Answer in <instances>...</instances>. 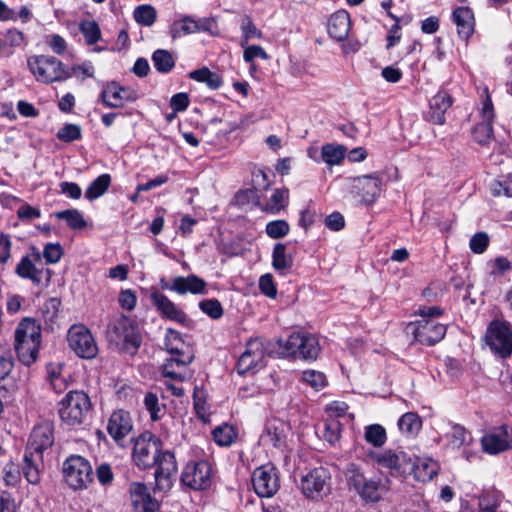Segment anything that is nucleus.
<instances>
[{
  "label": "nucleus",
  "instance_id": "79ce46f5",
  "mask_svg": "<svg viewBox=\"0 0 512 512\" xmlns=\"http://www.w3.org/2000/svg\"><path fill=\"white\" fill-rule=\"evenodd\" d=\"M213 439L219 446H229L236 437L234 428L231 425L224 424L216 427L212 431Z\"/></svg>",
  "mask_w": 512,
  "mask_h": 512
},
{
  "label": "nucleus",
  "instance_id": "f8f14e48",
  "mask_svg": "<svg viewBox=\"0 0 512 512\" xmlns=\"http://www.w3.org/2000/svg\"><path fill=\"white\" fill-rule=\"evenodd\" d=\"M407 328L411 330L417 342L426 346H433L440 342L447 331L446 325L435 322L433 319L417 320L409 323Z\"/></svg>",
  "mask_w": 512,
  "mask_h": 512
},
{
  "label": "nucleus",
  "instance_id": "69168bd1",
  "mask_svg": "<svg viewBox=\"0 0 512 512\" xmlns=\"http://www.w3.org/2000/svg\"><path fill=\"white\" fill-rule=\"evenodd\" d=\"M46 42L56 54H62L67 48L66 41L58 34H52L46 36Z\"/></svg>",
  "mask_w": 512,
  "mask_h": 512
},
{
  "label": "nucleus",
  "instance_id": "473e14b6",
  "mask_svg": "<svg viewBox=\"0 0 512 512\" xmlns=\"http://www.w3.org/2000/svg\"><path fill=\"white\" fill-rule=\"evenodd\" d=\"M152 62L159 73H169L175 67V58L165 49H157L152 54Z\"/></svg>",
  "mask_w": 512,
  "mask_h": 512
},
{
  "label": "nucleus",
  "instance_id": "a211bd4d",
  "mask_svg": "<svg viewBox=\"0 0 512 512\" xmlns=\"http://www.w3.org/2000/svg\"><path fill=\"white\" fill-rule=\"evenodd\" d=\"M371 459L382 468L390 470L391 475H403L408 471V466H412L411 459L404 453H395L392 450L384 452H371Z\"/></svg>",
  "mask_w": 512,
  "mask_h": 512
},
{
  "label": "nucleus",
  "instance_id": "8fccbe9b",
  "mask_svg": "<svg viewBox=\"0 0 512 512\" xmlns=\"http://www.w3.org/2000/svg\"><path fill=\"white\" fill-rule=\"evenodd\" d=\"M265 231L270 238L279 239L289 233L290 227L285 220H274L267 223Z\"/></svg>",
  "mask_w": 512,
  "mask_h": 512
},
{
  "label": "nucleus",
  "instance_id": "1a4fd4ad",
  "mask_svg": "<svg viewBox=\"0 0 512 512\" xmlns=\"http://www.w3.org/2000/svg\"><path fill=\"white\" fill-rule=\"evenodd\" d=\"M486 343L490 349L502 358L512 353V327L509 322L493 320L486 332Z\"/></svg>",
  "mask_w": 512,
  "mask_h": 512
},
{
  "label": "nucleus",
  "instance_id": "7ed1b4c3",
  "mask_svg": "<svg viewBox=\"0 0 512 512\" xmlns=\"http://www.w3.org/2000/svg\"><path fill=\"white\" fill-rule=\"evenodd\" d=\"M106 337L120 351L130 355H134L138 351L142 342L138 325L124 315L109 322Z\"/></svg>",
  "mask_w": 512,
  "mask_h": 512
},
{
  "label": "nucleus",
  "instance_id": "c9c22d12",
  "mask_svg": "<svg viewBox=\"0 0 512 512\" xmlns=\"http://www.w3.org/2000/svg\"><path fill=\"white\" fill-rule=\"evenodd\" d=\"M346 148L342 145L326 144L322 146L321 157L328 165H339L345 157Z\"/></svg>",
  "mask_w": 512,
  "mask_h": 512
},
{
  "label": "nucleus",
  "instance_id": "0e129e2a",
  "mask_svg": "<svg viewBox=\"0 0 512 512\" xmlns=\"http://www.w3.org/2000/svg\"><path fill=\"white\" fill-rule=\"evenodd\" d=\"M12 242L8 234L0 233V263L5 264L11 257Z\"/></svg>",
  "mask_w": 512,
  "mask_h": 512
},
{
  "label": "nucleus",
  "instance_id": "3c124183",
  "mask_svg": "<svg viewBox=\"0 0 512 512\" xmlns=\"http://www.w3.org/2000/svg\"><path fill=\"white\" fill-rule=\"evenodd\" d=\"M200 310L212 319H219L223 315V307L217 299H205L199 302Z\"/></svg>",
  "mask_w": 512,
  "mask_h": 512
},
{
  "label": "nucleus",
  "instance_id": "6ab92c4d",
  "mask_svg": "<svg viewBox=\"0 0 512 512\" xmlns=\"http://www.w3.org/2000/svg\"><path fill=\"white\" fill-rule=\"evenodd\" d=\"M137 99V93L129 88L112 81L103 87L100 94L102 103L110 108L123 107L126 102H133Z\"/></svg>",
  "mask_w": 512,
  "mask_h": 512
},
{
  "label": "nucleus",
  "instance_id": "bf43d9fd",
  "mask_svg": "<svg viewBox=\"0 0 512 512\" xmlns=\"http://www.w3.org/2000/svg\"><path fill=\"white\" fill-rule=\"evenodd\" d=\"M244 48L243 58L247 63L252 64L255 58H261L263 60L269 58L265 50L259 45L245 46Z\"/></svg>",
  "mask_w": 512,
  "mask_h": 512
},
{
  "label": "nucleus",
  "instance_id": "c756f323",
  "mask_svg": "<svg viewBox=\"0 0 512 512\" xmlns=\"http://www.w3.org/2000/svg\"><path fill=\"white\" fill-rule=\"evenodd\" d=\"M14 337V344L41 342V329L36 324L35 320L25 318L18 324Z\"/></svg>",
  "mask_w": 512,
  "mask_h": 512
},
{
  "label": "nucleus",
  "instance_id": "e2e57ef3",
  "mask_svg": "<svg viewBox=\"0 0 512 512\" xmlns=\"http://www.w3.org/2000/svg\"><path fill=\"white\" fill-rule=\"evenodd\" d=\"M189 103L190 100L187 93H177L170 99V107L175 113L185 111Z\"/></svg>",
  "mask_w": 512,
  "mask_h": 512
},
{
  "label": "nucleus",
  "instance_id": "603ef678",
  "mask_svg": "<svg viewBox=\"0 0 512 512\" xmlns=\"http://www.w3.org/2000/svg\"><path fill=\"white\" fill-rule=\"evenodd\" d=\"M64 250L59 243H47L43 249V257L47 264H56L60 261Z\"/></svg>",
  "mask_w": 512,
  "mask_h": 512
},
{
  "label": "nucleus",
  "instance_id": "dca6fc26",
  "mask_svg": "<svg viewBox=\"0 0 512 512\" xmlns=\"http://www.w3.org/2000/svg\"><path fill=\"white\" fill-rule=\"evenodd\" d=\"M181 482L194 490H203L211 484V466L206 461L189 462L182 474Z\"/></svg>",
  "mask_w": 512,
  "mask_h": 512
},
{
  "label": "nucleus",
  "instance_id": "ddd939ff",
  "mask_svg": "<svg viewBox=\"0 0 512 512\" xmlns=\"http://www.w3.org/2000/svg\"><path fill=\"white\" fill-rule=\"evenodd\" d=\"M252 484L260 497H272L279 489L277 469L270 464L256 468L252 474Z\"/></svg>",
  "mask_w": 512,
  "mask_h": 512
},
{
  "label": "nucleus",
  "instance_id": "f704fd0d",
  "mask_svg": "<svg viewBox=\"0 0 512 512\" xmlns=\"http://www.w3.org/2000/svg\"><path fill=\"white\" fill-rule=\"evenodd\" d=\"M400 431L408 436H415L422 427L421 418L414 412H407L398 420Z\"/></svg>",
  "mask_w": 512,
  "mask_h": 512
},
{
  "label": "nucleus",
  "instance_id": "6e6552de",
  "mask_svg": "<svg viewBox=\"0 0 512 512\" xmlns=\"http://www.w3.org/2000/svg\"><path fill=\"white\" fill-rule=\"evenodd\" d=\"M343 473L349 489L356 491L363 500L371 502L380 500L379 482L367 480L358 465L348 463Z\"/></svg>",
  "mask_w": 512,
  "mask_h": 512
},
{
  "label": "nucleus",
  "instance_id": "e433bc0d",
  "mask_svg": "<svg viewBox=\"0 0 512 512\" xmlns=\"http://www.w3.org/2000/svg\"><path fill=\"white\" fill-rule=\"evenodd\" d=\"M111 177L109 174H101L86 189L85 197L88 200H95L102 196L109 188Z\"/></svg>",
  "mask_w": 512,
  "mask_h": 512
},
{
  "label": "nucleus",
  "instance_id": "680f3d73",
  "mask_svg": "<svg viewBox=\"0 0 512 512\" xmlns=\"http://www.w3.org/2000/svg\"><path fill=\"white\" fill-rule=\"evenodd\" d=\"M259 287L261 292L267 297L274 298L277 294V290L271 274H265L260 277Z\"/></svg>",
  "mask_w": 512,
  "mask_h": 512
},
{
  "label": "nucleus",
  "instance_id": "39448f33",
  "mask_svg": "<svg viewBox=\"0 0 512 512\" xmlns=\"http://www.w3.org/2000/svg\"><path fill=\"white\" fill-rule=\"evenodd\" d=\"M27 65L36 80L45 84L63 82L72 77L70 69L53 56H32Z\"/></svg>",
  "mask_w": 512,
  "mask_h": 512
},
{
  "label": "nucleus",
  "instance_id": "2eb2a0df",
  "mask_svg": "<svg viewBox=\"0 0 512 512\" xmlns=\"http://www.w3.org/2000/svg\"><path fill=\"white\" fill-rule=\"evenodd\" d=\"M265 349L259 339H251L247 342L244 352L238 359L237 372L240 375L254 372L265 366Z\"/></svg>",
  "mask_w": 512,
  "mask_h": 512
},
{
  "label": "nucleus",
  "instance_id": "4be33fe9",
  "mask_svg": "<svg viewBox=\"0 0 512 512\" xmlns=\"http://www.w3.org/2000/svg\"><path fill=\"white\" fill-rule=\"evenodd\" d=\"M54 443V428L50 422L36 425L29 437L26 449L43 454Z\"/></svg>",
  "mask_w": 512,
  "mask_h": 512
},
{
  "label": "nucleus",
  "instance_id": "f257e3e1",
  "mask_svg": "<svg viewBox=\"0 0 512 512\" xmlns=\"http://www.w3.org/2000/svg\"><path fill=\"white\" fill-rule=\"evenodd\" d=\"M132 459L141 470L155 467V489L166 492L174 484L178 471L175 455L170 450H162L160 438L150 431L140 434L133 446Z\"/></svg>",
  "mask_w": 512,
  "mask_h": 512
},
{
  "label": "nucleus",
  "instance_id": "412c9836",
  "mask_svg": "<svg viewBox=\"0 0 512 512\" xmlns=\"http://www.w3.org/2000/svg\"><path fill=\"white\" fill-rule=\"evenodd\" d=\"M151 303L156 307L161 317L185 325L188 322L186 313L177 307L166 295L158 290L150 294Z\"/></svg>",
  "mask_w": 512,
  "mask_h": 512
},
{
  "label": "nucleus",
  "instance_id": "cd10ccee",
  "mask_svg": "<svg viewBox=\"0 0 512 512\" xmlns=\"http://www.w3.org/2000/svg\"><path fill=\"white\" fill-rule=\"evenodd\" d=\"M329 35L336 41H343L347 38L350 30V15L345 10H338L333 13L327 24Z\"/></svg>",
  "mask_w": 512,
  "mask_h": 512
},
{
  "label": "nucleus",
  "instance_id": "aec40b11",
  "mask_svg": "<svg viewBox=\"0 0 512 512\" xmlns=\"http://www.w3.org/2000/svg\"><path fill=\"white\" fill-rule=\"evenodd\" d=\"M352 189L362 203L370 205L381 193L382 180L376 175L358 176L353 179Z\"/></svg>",
  "mask_w": 512,
  "mask_h": 512
},
{
  "label": "nucleus",
  "instance_id": "774afa93",
  "mask_svg": "<svg viewBox=\"0 0 512 512\" xmlns=\"http://www.w3.org/2000/svg\"><path fill=\"white\" fill-rule=\"evenodd\" d=\"M325 225L332 231H339L344 227L345 220L341 213L334 212L326 217Z\"/></svg>",
  "mask_w": 512,
  "mask_h": 512
},
{
  "label": "nucleus",
  "instance_id": "a19ab883",
  "mask_svg": "<svg viewBox=\"0 0 512 512\" xmlns=\"http://www.w3.org/2000/svg\"><path fill=\"white\" fill-rule=\"evenodd\" d=\"M288 198V189H276L265 206L266 210L272 213L279 212L281 209L286 207Z\"/></svg>",
  "mask_w": 512,
  "mask_h": 512
},
{
  "label": "nucleus",
  "instance_id": "a18cd8bd",
  "mask_svg": "<svg viewBox=\"0 0 512 512\" xmlns=\"http://www.w3.org/2000/svg\"><path fill=\"white\" fill-rule=\"evenodd\" d=\"M134 19L138 24L151 26L156 20V10L150 5H140L134 10Z\"/></svg>",
  "mask_w": 512,
  "mask_h": 512
},
{
  "label": "nucleus",
  "instance_id": "864d4df0",
  "mask_svg": "<svg viewBox=\"0 0 512 512\" xmlns=\"http://www.w3.org/2000/svg\"><path fill=\"white\" fill-rule=\"evenodd\" d=\"M57 138L63 142H72L81 138V129L76 124H65L57 132Z\"/></svg>",
  "mask_w": 512,
  "mask_h": 512
},
{
  "label": "nucleus",
  "instance_id": "bb28decb",
  "mask_svg": "<svg viewBox=\"0 0 512 512\" xmlns=\"http://www.w3.org/2000/svg\"><path fill=\"white\" fill-rule=\"evenodd\" d=\"M43 469V454L25 449L22 471L31 484L40 482V475Z\"/></svg>",
  "mask_w": 512,
  "mask_h": 512
},
{
  "label": "nucleus",
  "instance_id": "20e7f679",
  "mask_svg": "<svg viewBox=\"0 0 512 512\" xmlns=\"http://www.w3.org/2000/svg\"><path fill=\"white\" fill-rule=\"evenodd\" d=\"M92 411V403L82 390L69 391L59 403V416L70 427L84 424Z\"/></svg>",
  "mask_w": 512,
  "mask_h": 512
},
{
  "label": "nucleus",
  "instance_id": "a878e982",
  "mask_svg": "<svg viewBox=\"0 0 512 512\" xmlns=\"http://www.w3.org/2000/svg\"><path fill=\"white\" fill-rule=\"evenodd\" d=\"M207 283L197 275L190 274L186 277L177 276L172 279V291L177 294L184 295L191 294H205Z\"/></svg>",
  "mask_w": 512,
  "mask_h": 512
},
{
  "label": "nucleus",
  "instance_id": "5fc2aeb1",
  "mask_svg": "<svg viewBox=\"0 0 512 512\" xmlns=\"http://www.w3.org/2000/svg\"><path fill=\"white\" fill-rule=\"evenodd\" d=\"M489 245V237L485 232H477L472 236L469 242V247L472 252L482 254Z\"/></svg>",
  "mask_w": 512,
  "mask_h": 512
},
{
  "label": "nucleus",
  "instance_id": "ea45409f",
  "mask_svg": "<svg viewBox=\"0 0 512 512\" xmlns=\"http://www.w3.org/2000/svg\"><path fill=\"white\" fill-rule=\"evenodd\" d=\"M55 216L58 219H64L67 222V225L71 229H82L86 227V221L83 218V215L77 209H68L64 211H59L55 213Z\"/></svg>",
  "mask_w": 512,
  "mask_h": 512
},
{
  "label": "nucleus",
  "instance_id": "de8ad7c7",
  "mask_svg": "<svg viewBox=\"0 0 512 512\" xmlns=\"http://www.w3.org/2000/svg\"><path fill=\"white\" fill-rule=\"evenodd\" d=\"M144 406L150 414L153 421L160 419V412L164 409V405L159 403L158 396L153 392H148L144 397Z\"/></svg>",
  "mask_w": 512,
  "mask_h": 512
},
{
  "label": "nucleus",
  "instance_id": "37998d69",
  "mask_svg": "<svg viewBox=\"0 0 512 512\" xmlns=\"http://www.w3.org/2000/svg\"><path fill=\"white\" fill-rule=\"evenodd\" d=\"M242 41L241 46L245 47L250 39L262 38V32L255 26L249 15H244L241 21Z\"/></svg>",
  "mask_w": 512,
  "mask_h": 512
},
{
  "label": "nucleus",
  "instance_id": "338daca9",
  "mask_svg": "<svg viewBox=\"0 0 512 512\" xmlns=\"http://www.w3.org/2000/svg\"><path fill=\"white\" fill-rule=\"evenodd\" d=\"M17 216L22 221H30L35 218H39L41 216V211L29 204H24L17 210Z\"/></svg>",
  "mask_w": 512,
  "mask_h": 512
},
{
  "label": "nucleus",
  "instance_id": "b1692460",
  "mask_svg": "<svg viewBox=\"0 0 512 512\" xmlns=\"http://www.w3.org/2000/svg\"><path fill=\"white\" fill-rule=\"evenodd\" d=\"M289 426L282 420L273 418L267 421L261 441L264 444H271L280 448L286 443Z\"/></svg>",
  "mask_w": 512,
  "mask_h": 512
},
{
  "label": "nucleus",
  "instance_id": "72a5a7b5",
  "mask_svg": "<svg viewBox=\"0 0 512 512\" xmlns=\"http://www.w3.org/2000/svg\"><path fill=\"white\" fill-rule=\"evenodd\" d=\"M189 78L197 82L205 83L213 90L220 88L222 85L221 77L217 73L210 71L207 67L191 71L189 73Z\"/></svg>",
  "mask_w": 512,
  "mask_h": 512
},
{
  "label": "nucleus",
  "instance_id": "5701e85b",
  "mask_svg": "<svg viewBox=\"0 0 512 512\" xmlns=\"http://www.w3.org/2000/svg\"><path fill=\"white\" fill-rule=\"evenodd\" d=\"M132 419L129 412L119 409L114 411L108 420L107 431L118 444L131 432Z\"/></svg>",
  "mask_w": 512,
  "mask_h": 512
},
{
  "label": "nucleus",
  "instance_id": "c85d7f7f",
  "mask_svg": "<svg viewBox=\"0 0 512 512\" xmlns=\"http://www.w3.org/2000/svg\"><path fill=\"white\" fill-rule=\"evenodd\" d=\"M453 22L457 26V33L467 40L474 32V14L469 7H458L452 13Z\"/></svg>",
  "mask_w": 512,
  "mask_h": 512
},
{
  "label": "nucleus",
  "instance_id": "9b49d317",
  "mask_svg": "<svg viewBox=\"0 0 512 512\" xmlns=\"http://www.w3.org/2000/svg\"><path fill=\"white\" fill-rule=\"evenodd\" d=\"M67 341L75 354L84 359H93L98 347L90 330L82 324L72 325L68 330Z\"/></svg>",
  "mask_w": 512,
  "mask_h": 512
},
{
  "label": "nucleus",
  "instance_id": "f03ea898",
  "mask_svg": "<svg viewBox=\"0 0 512 512\" xmlns=\"http://www.w3.org/2000/svg\"><path fill=\"white\" fill-rule=\"evenodd\" d=\"M165 346L170 354L163 364L162 374L173 380L185 381L191 378L192 374L187 369L194 359L193 350L181 339L180 334L168 329L165 337Z\"/></svg>",
  "mask_w": 512,
  "mask_h": 512
},
{
  "label": "nucleus",
  "instance_id": "052dcab7",
  "mask_svg": "<svg viewBox=\"0 0 512 512\" xmlns=\"http://www.w3.org/2000/svg\"><path fill=\"white\" fill-rule=\"evenodd\" d=\"M96 477L103 486L111 485L114 479L112 468L107 463H102L96 468Z\"/></svg>",
  "mask_w": 512,
  "mask_h": 512
},
{
  "label": "nucleus",
  "instance_id": "09e8293b",
  "mask_svg": "<svg viewBox=\"0 0 512 512\" xmlns=\"http://www.w3.org/2000/svg\"><path fill=\"white\" fill-rule=\"evenodd\" d=\"M302 380L316 391L323 389L327 385L326 376L322 372L315 370L304 371L302 373Z\"/></svg>",
  "mask_w": 512,
  "mask_h": 512
},
{
  "label": "nucleus",
  "instance_id": "4d7b16f0",
  "mask_svg": "<svg viewBox=\"0 0 512 512\" xmlns=\"http://www.w3.org/2000/svg\"><path fill=\"white\" fill-rule=\"evenodd\" d=\"M467 436H468V432L463 426H461L459 424H454L452 426L450 438H451V444L455 448H460L461 446L465 445L467 442Z\"/></svg>",
  "mask_w": 512,
  "mask_h": 512
},
{
  "label": "nucleus",
  "instance_id": "7c9ffc66",
  "mask_svg": "<svg viewBox=\"0 0 512 512\" xmlns=\"http://www.w3.org/2000/svg\"><path fill=\"white\" fill-rule=\"evenodd\" d=\"M408 470L414 472L417 480L426 482L432 480L438 474L439 464L432 459L424 460L417 464L412 462V466H408Z\"/></svg>",
  "mask_w": 512,
  "mask_h": 512
},
{
  "label": "nucleus",
  "instance_id": "4468645a",
  "mask_svg": "<svg viewBox=\"0 0 512 512\" xmlns=\"http://www.w3.org/2000/svg\"><path fill=\"white\" fill-rule=\"evenodd\" d=\"M41 253L36 247H31V254L25 255L16 265L15 273L22 279L30 280L34 285L39 286L42 283L43 274H46V281L51 279L50 269H39L35 263L41 260Z\"/></svg>",
  "mask_w": 512,
  "mask_h": 512
},
{
  "label": "nucleus",
  "instance_id": "4c0bfd02",
  "mask_svg": "<svg viewBox=\"0 0 512 512\" xmlns=\"http://www.w3.org/2000/svg\"><path fill=\"white\" fill-rule=\"evenodd\" d=\"M293 264V258L286 254V245L277 243L274 246L272 254V265L276 270L290 269Z\"/></svg>",
  "mask_w": 512,
  "mask_h": 512
},
{
  "label": "nucleus",
  "instance_id": "0eeeda50",
  "mask_svg": "<svg viewBox=\"0 0 512 512\" xmlns=\"http://www.w3.org/2000/svg\"><path fill=\"white\" fill-rule=\"evenodd\" d=\"M63 475L73 490H82L93 481V469L89 461L79 455H71L63 463Z\"/></svg>",
  "mask_w": 512,
  "mask_h": 512
},
{
  "label": "nucleus",
  "instance_id": "9d476101",
  "mask_svg": "<svg viewBox=\"0 0 512 512\" xmlns=\"http://www.w3.org/2000/svg\"><path fill=\"white\" fill-rule=\"evenodd\" d=\"M331 475L324 467L310 470L301 478V490L303 494L312 500H320L330 493Z\"/></svg>",
  "mask_w": 512,
  "mask_h": 512
},
{
  "label": "nucleus",
  "instance_id": "13d9d810",
  "mask_svg": "<svg viewBox=\"0 0 512 512\" xmlns=\"http://www.w3.org/2000/svg\"><path fill=\"white\" fill-rule=\"evenodd\" d=\"M129 493L134 505H137L140 501L149 496L148 489L144 483L133 482L130 484Z\"/></svg>",
  "mask_w": 512,
  "mask_h": 512
},
{
  "label": "nucleus",
  "instance_id": "f3484780",
  "mask_svg": "<svg viewBox=\"0 0 512 512\" xmlns=\"http://www.w3.org/2000/svg\"><path fill=\"white\" fill-rule=\"evenodd\" d=\"M481 445L483 451L490 455L512 449V429L507 425L494 428L481 438Z\"/></svg>",
  "mask_w": 512,
  "mask_h": 512
},
{
  "label": "nucleus",
  "instance_id": "58836bf2",
  "mask_svg": "<svg viewBox=\"0 0 512 512\" xmlns=\"http://www.w3.org/2000/svg\"><path fill=\"white\" fill-rule=\"evenodd\" d=\"M364 438L366 442L374 447H382L387 440L386 430L380 424L368 425L365 428Z\"/></svg>",
  "mask_w": 512,
  "mask_h": 512
},
{
  "label": "nucleus",
  "instance_id": "423d86ee",
  "mask_svg": "<svg viewBox=\"0 0 512 512\" xmlns=\"http://www.w3.org/2000/svg\"><path fill=\"white\" fill-rule=\"evenodd\" d=\"M277 344L283 349V355L305 360H315L320 351L318 339L314 335L299 332L291 334L286 340L279 339Z\"/></svg>",
  "mask_w": 512,
  "mask_h": 512
},
{
  "label": "nucleus",
  "instance_id": "c03bdc74",
  "mask_svg": "<svg viewBox=\"0 0 512 512\" xmlns=\"http://www.w3.org/2000/svg\"><path fill=\"white\" fill-rule=\"evenodd\" d=\"M79 30L85 38L88 45L96 44L101 38V30L95 21H83L79 26Z\"/></svg>",
  "mask_w": 512,
  "mask_h": 512
},
{
  "label": "nucleus",
  "instance_id": "2f4dec72",
  "mask_svg": "<svg viewBox=\"0 0 512 512\" xmlns=\"http://www.w3.org/2000/svg\"><path fill=\"white\" fill-rule=\"evenodd\" d=\"M40 344L41 342L14 344L19 361L25 366L33 364L38 358Z\"/></svg>",
  "mask_w": 512,
  "mask_h": 512
},
{
  "label": "nucleus",
  "instance_id": "393cba45",
  "mask_svg": "<svg viewBox=\"0 0 512 512\" xmlns=\"http://www.w3.org/2000/svg\"><path fill=\"white\" fill-rule=\"evenodd\" d=\"M452 103L453 99L447 91L440 90L437 92L429 102L430 109L427 120L433 124L443 125L445 123V113L451 107Z\"/></svg>",
  "mask_w": 512,
  "mask_h": 512
},
{
  "label": "nucleus",
  "instance_id": "6e6d98bb",
  "mask_svg": "<svg viewBox=\"0 0 512 512\" xmlns=\"http://www.w3.org/2000/svg\"><path fill=\"white\" fill-rule=\"evenodd\" d=\"M340 423L335 419H331L325 422L323 438L330 444L335 443L340 436Z\"/></svg>",
  "mask_w": 512,
  "mask_h": 512
},
{
  "label": "nucleus",
  "instance_id": "49530a36",
  "mask_svg": "<svg viewBox=\"0 0 512 512\" xmlns=\"http://www.w3.org/2000/svg\"><path fill=\"white\" fill-rule=\"evenodd\" d=\"M474 139L481 145L488 144L493 138V126L491 121H482L473 130Z\"/></svg>",
  "mask_w": 512,
  "mask_h": 512
}]
</instances>
